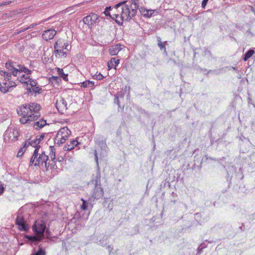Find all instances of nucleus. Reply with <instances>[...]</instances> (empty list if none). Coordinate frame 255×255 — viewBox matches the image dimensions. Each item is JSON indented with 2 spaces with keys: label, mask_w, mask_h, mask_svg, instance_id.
I'll return each instance as SVG.
<instances>
[{
  "label": "nucleus",
  "mask_w": 255,
  "mask_h": 255,
  "mask_svg": "<svg viewBox=\"0 0 255 255\" xmlns=\"http://www.w3.org/2000/svg\"><path fill=\"white\" fill-rule=\"evenodd\" d=\"M31 255H45V252L42 248H40L36 252L31 254Z\"/></svg>",
  "instance_id": "nucleus-33"
},
{
  "label": "nucleus",
  "mask_w": 255,
  "mask_h": 255,
  "mask_svg": "<svg viewBox=\"0 0 255 255\" xmlns=\"http://www.w3.org/2000/svg\"><path fill=\"white\" fill-rule=\"evenodd\" d=\"M57 72L58 75L63 79L65 81H68V74H66L64 73L63 70L59 68H57Z\"/></svg>",
  "instance_id": "nucleus-30"
},
{
  "label": "nucleus",
  "mask_w": 255,
  "mask_h": 255,
  "mask_svg": "<svg viewBox=\"0 0 255 255\" xmlns=\"http://www.w3.org/2000/svg\"><path fill=\"white\" fill-rule=\"evenodd\" d=\"M63 40L59 39L55 43L54 45V50H56V49H60L63 48Z\"/></svg>",
  "instance_id": "nucleus-31"
},
{
  "label": "nucleus",
  "mask_w": 255,
  "mask_h": 255,
  "mask_svg": "<svg viewBox=\"0 0 255 255\" xmlns=\"http://www.w3.org/2000/svg\"><path fill=\"white\" fill-rule=\"evenodd\" d=\"M81 200L82 201L83 203L81 205V208L83 210H87L89 206L92 207V202H91L90 201H89V200L88 201H86L84 200L83 199H82Z\"/></svg>",
  "instance_id": "nucleus-23"
},
{
  "label": "nucleus",
  "mask_w": 255,
  "mask_h": 255,
  "mask_svg": "<svg viewBox=\"0 0 255 255\" xmlns=\"http://www.w3.org/2000/svg\"><path fill=\"white\" fill-rule=\"evenodd\" d=\"M94 86V82L89 80H87L81 83V87L84 88H93Z\"/></svg>",
  "instance_id": "nucleus-29"
},
{
  "label": "nucleus",
  "mask_w": 255,
  "mask_h": 255,
  "mask_svg": "<svg viewBox=\"0 0 255 255\" xmlns=\"http://www.w3.org/2000/svg\"><path fill=\"white\" fill-rule=\"evenodd\" d=\"M71 131L67 127L61 128L54 139L55 144L59 146L64 143L71 134Z\"/></svg>",
  "instance_id": "nucleus-6"
},
{
  "label": "nucleus",
  "mask_w": 255,
  "mask_h": 255,
  "mask_svg": "<svg viewBox=\"0 0 255 255\" xmlns=\"http://www.w3.org/2000/svg\"><path fill=\"white\" fill-rule=\"evenodd\" d=\"M94 79H96L98 80H102L104 78V76L100 73H97L93 76Z\"/></svg>",
  "instance_id": "nucleus-34"
},
{
  "label": "nucleus",
  "mask_w": 255,
  "mask_h": 255,
  "mask_svg": "<svg viewBox=\"0 0 255 255\" xmlns=\"http://www.w3.org/2000/svg\"><path fill=\"white\" fill-rule=\"evenodd\" d=\"M42 22H40L39 23H32L31 24H30L28 27H27V28H28V29L29 28H32L33 27H34L35 26H36L38 24H39L40 23H41Z\"/></svg>",
  "instance_id": "nucleus-42"
},
{
  "label": "nucleus",
  "mask_w": 255,
  "mask_h": 255,
  "mask_svg": "<svg viewBox=\"0 0 255 255\" xmlns=\"http://www.w3.org/2000/svg\"><path fill=\"white\" fill-rule=\"evenodd\" d=\"M157 41H158L157 45H158V46L159 47L160 49L161 50H163L164 53L166 55H167V52L166 51V48H165V46L166 45H168L167 41H164V42H162L161 41V38L160 37L158 38Z\"/></svg>",
  "instance_id": "nucleus-20"
},
{
  "label": "nucleus",
  "mask_w": 255,
  "mask_h": 255,
  "mask_svg": "<svg viewBox=\"0 0 255 255\" xmlns=\"http://www.w3.org/2000/svg\"><path fill=\"white\" fill-rule=\"evenodd\" d=\"M18 136V131L16 129L8 128L4 132L3 139L5 142L11 143L16 141Z\"/></svg>",
  "instance_id": "nucleus-7"
},
{
  "label": "nucleus",
  "mask_w": 255,
  "mask_h": 255,
  "mask_svg": "<svg viewBox=\"0 0 255 255\" xmlns=\"http://www.w3.org/2000/svg\"><path fill=\"white\" fill-rule=\"evenodd\" d=\"M4 188L2 185H0V195L3 192Z\"/></svg>",
  "instance_id": "nucleus-48"
},
{
  "label": "nucleus",
  "mask_w": 255,
  "mask_h": 255,
  "mask_svg": "<svg viewBox=\"0 0 255 255\" xmlns=\"http://www.w3.org/2000/svg\"><path fill=\"white\" fill-rule=\"evenodd\" d=\"M48 160V156L45 154V152L42 151V149L39 150L37 147L34 149L33 154L30 158L29 162V166L33 165L34 166H38L39 167H42L45 168L46 170H48L50 165V162H47Z\"/></svg>",
  "instance_id": "nucleus-4"
},
{
  "label": "nucleus",
  "mask_w": 255,
  "mask_h": 255,
  "mask_svg": "<svg viewBox=\"0 0 255 255\" xmlns=\"http://www.w3.org/2000/svg\"><path fill=\"white\" fill-rule=\"evenodd\" d=\"M78 144V142L77 140H71L69 144H67L64 146L63 149L65 151H70L73 149L74 147L77 146Z\"/></svg>",
  "instance_id": "nucleus-17"
},
{
  "label": "nucleus",
  "mask_w": 255,
  "mask_h": 255,
  "mask_svg": "<svg viewBox=\"0 0 255 255\" xmlns=\"http://www.w3.org/2000/svg\"><path fill=\"white\" fill-rule=\"evenodd\" d=\"M27 148V147L26 146H25V145L24 144L23 147H22L18 151L17 154V157H20V156H21L23 153H24V152L25 151L26 149Z\"/></svg>",
  "instance_id": "nucleus-32"
},
{
  "label": "nucleus",
  "mask_w": 255,
  "mask_h": 255,
  "mask_svg": "<svg viewBox=\"0 0 255 255\" xmlns=\"http://www.w3.org/2000/svg\"><path fill=\"white\" fill-rule=\"evenodd\" d=\"M201 245H202V247H205V248L206 247V245L204 243L202 244Z\"/></svg>",
  "instance_id": "nucleus-52"
},
{
  "label": "nucleus",
  "mask_w": 255,
  "mask_h": 255,
  "mask_svg": "<svg viewBox=\"0 0 255 255\" xmlns=\"http://www.w3.org/2000/svg\"><path fill=\"white\" fill-rule=\"evenodd\" d=\"M120 63V59L117 57L112 58L110 61L108 62V67L109 70L114 68L116 69V67L119 65Z\"/></svg>",
  "instance_id": "nucleus-15"
},
{
  "label": "nucleus",
  "mask_w": 255,
  "mask_h": 255,
  "mask_svg": "<svg viewBox=\"0 0 255 255\" xmlns=\"http://www.w3.org/2000/svg\"><path fill=\"white\" fill-rule=\"evenodd\" d=\"M64 49H56L54 50L56 57L58 58H65L67 56V53L63 51Z\"/></svg>",
  "instance_id": "nucleus-19"
},
{
  "label": "nucleus",
  "mask_w": 255,
  "mask_h": 255,
  "mask_svg": "<svg viewBox=\"0 0 255 255\" xmlns=\"http://www.w3.org/2000/svg\"><path fill=\"white\" fill-rule=\"evenodd\" d=\"M155 11V10L147 9V12L145 14V17H150Z\"/></svg>",
  "instance_id": "nucleus-35"
},
{
  "label": "nucleus",
  "mask_w": 255,
  "mask_h": 255,
  "mask_svg": "<svg viewBox=\"0 0 255 255\" xmlns=\"http://www.w3.org/2000/svg\"><path fill=\"white\" fill-rule=\"evenodd\" d=\"M27 89L29 93H34L35 94H40L42 92V89L37 85L32 88H27Z\"/></svg>",
  "instance_id": "nucleus-28"
},
{
  "label": "nucleus",
  "mask_w": 255,
  "mask_h": 255,
  "mask_svg": "<svg viewBox=\"0 0 255 255\" xmlns=\"http://www.w3.org/2000/svg\"><path fill=\"white\" fill-rule=\"evenodd\" d=\"M209 0H203L202 1V7L203 8H205L208 1Z\"/></svg>",
  "instance_id": "nucleus-41"
},
{
  "label": "nucleus",
  "mask_w": 255,
  "mask_h": 255,
  "mask_svg": "<svg viewBox=\"0 0 255 255\" xmlns=\"http://www.w3.org/2000/svg\"><path fill=\"white\" fill-rule=\"evenodd\" d=\"M41 106L36 103H30L19 106L17 109V113L22 117L19 121L22 124H30L40 117L39 111Z\"/></svg>",
  "instance_id": "nucleus-2"
},
{
  "label": "nucleus",
  "mask_w": 255,
  "mask_h": 255,
  "mask_svg": "<svg viewBox=\"0 0 255 255\" xmlns=\"http://www.w3.org/2000/svg\"><path fill=\"white\" fill-rule=\"evenodd\" d=\"M39 143L38 141V139H36L35 137H31L28 139L26 140L25 141L24 145L27 147L30 145L35 148H38L39 150H40V145H39Z\"/></svg>",
  "instance_id": "nucleus-11"
},
{
  "label": "nucleus",
  "mask_w": 255,
  "mask_h": 255,
  "mask_svg": "<svg viewBox=\"0 0 255 255\" xmlns=\"http://www.w3.org/2000/svg\"><path fill=\"white\" fill-rule=\"evenodd\" d=\"M104 13L106 16H109L113 19H115L116 22L118 23L119 24H120L121 23V21L120 20V19L119 20V18H120V14L115 13L113 14V16H112L110 14V11L106 9Z\"/></svg>",
  "instance_id": "nucleus-18"
},
{
  "label": "nucleus",
  "mask_w": 255,
  "mask_h": 255,
  "mask_svg": "<svg viewBox=\"0 0 255 255\" xmlns=\"http://www.w3.org/2000/svg\"><path fill=\"white\" fill-rule=\"evenodd\" d=\"M7 81L8 82L0 83V91L2 93H5L9 92L10 88L15 87L18 83L16 82V79H15V80L12 79Z\"/></svg>",
  "instance_id": "nucleus-8"
},
{
  "label": "nucleus",
  "mask_w": 255,
  "mask_h": 255,
  "mask_svg": "<svg viewBox=\"0 0 255 255\" xmlns=\"http://www.w3.org/2000/svg\"><path fill=\"white\" fill-rule=\"evenodd\" d=\"M5 67L12 73L14 78H16V82L30 86L32 88L37 85V82L35 80L30 78L28 75L32 73V71L26 68L24 65L17 64L11 60L7 61L5 63Z\"/></svg>",
  "instance_id": "nucleus-1"
},
{
  "label": "nucleus",
  "mask_w": 255,
  "mask_h": 255,
  "mask_svg": "<svg viewBox=\"0 0 255 255\" xmlns=\"http://www.w3.org/2000/svg\"><path fill=\"white\" fill-rule=\"evenodd\" d=\"M34 137L36 139H38L39 143H40V141L43 139L44 135L43 134H41L36 135V136Z\"/></svg>",
  "instance_id": "nucleus-38"
},
{
  "label": "nucleus",
  "mask_w": 255,
  "mask_h": 255,
  "mask_svg": "<svg viewBox=\"0 0 255 255\" xmlns=\"http://www.w3.org/2000/svg\"><path fill=\"white\" fill-rule=\"evenodd\" d=\"M111 9H112L111 6H108L106 8V9L108 10L109 11H110L111 10Z\"/></svg>",
  "instance_id": "nucleus-50"
},
{
  "label": "nucleus",
  "mask_w": 255,
  "mask_h": 255,
  "mask_svg": "<svg viewBox=\"0 0 255 255\" xmlns=\"http://www.w3.org/2000/svg\"><path fill=\"white\" fill-rule=\"evenodd\" d=\"M205 248V247H202V245H201L198 248V253L201 254L202 251V250Z\"/></svg>",
  "instance_id": "nucleus-43"
},
{
  "label": "nucleus",
  "mask_w": 255,
  "mask_h": 255,
  "mask_svg": "<svg viewBox=\"0 0 255 255\" xmlns=\"http://www.w3.org/2000/svg\"><path fill=\"white\" fill-rule=\"evenodd\" d=\"M103 189L101 186H95L94 190L90 197L89 198V201L91 202L94 201L95 199H100L103 196Z\"/></svg>",
  "instance_id": "nucleus-9"
},
{
  "label": "nucleus",
  "mask_w": 255,
  "mask_h": 255,
  "mask_svg": "<svg viewBox=\"0 0 255 255\" xmlns=\"http://www.w3.org/2000/svg\"><path fill=\"white\" fill-rule=\"evenodd\" d=\"M95 141L96 144L101 146L102 147H106L107 145L106 144V142L103 137H97L95 138Z\"/></svg>",
  "instance_id": "nucleus-22"
},
{
  "label": "nucleus",
  "mask_w": 255,
  "mask_h": 255,
  "mask_svg": "<svg viewBox=\"0 0 255 255\" xmlns=\"http://www.w3.org/2000/svg\"><path fill=\"white\" fill-rule=\"evenodd\" d=\"M45 235L47 238H49L50 237V232L48 230H46L45 231Z\"/></svg>",
  "instance_id": "nucleus-45"
},
{
  "label": "nucleus",
  "mask_w": 255,
  "mask_h": 255,
  "mask_svg": "<svg viewBox=\"0 0 255 255\" xmlns=\"http://www.w3.org/2000/svg\"><path fill=\"white\" fill-rule=\"evenodd\" d=\"M7 69L10 72L9 73L6 72L0 69V75L1 76H3L4 77V80L5 81H9L12 79H13V80H15V79H16V78H14L13 77V75H12V73L11 72V71L8 68Z\"/></svg>",
  "instance_id": "nucleus-14"
},
{
  "label": "nucleus",
  "mask_w": 255,
  "mask_h": 255,
  "mask_svg": "<svg viewBox=\"0 0 255 255\" xmlns=\"http://www.w3.org/2000/svg\"><path fill=\"white\" fill-rule=\"evenodd\" d=\"M98 18L99 16H98L97 14L94 13H92L89 15H87V16L84 17L83 21L85 24H87L89 27H91L96 23Z\"/></svg>",
  "instance_id": "nucleus-10"
},
{
  "label": "nucleus",
  "mask_w": 255,
  "mask_h": 255,
  "mask_svg": "<svg viewBox=\"0 0 255 255\" xmlns=\"http://www.w3.org/2000/svg\"><path fill=\"white\" fill-rule=\"evenodd\" d=\"M46 125V121H45L43 119H41L39 120V121L34 123L33 127L35 129H38L43 128Z\"/></svg>",
  "instance_id": "nucleus-21"
},
{
  "label": "nucleus",
  "mask_w": 255,
  "mask_h": 255,
  "mask_svg": "<svg viewBox=\"0 0 255 255\" xmlns=\"http://www.w3.org/2000/svg\"><path fill=\"white\" fill-rule=\"evenodd\" d=\"M50 153L48 156V159L50 158L51 160L54 162H55V148L53 146H50Z\"/></svg>",
  "instance_id": "nucleus-24"
},
{
  "label": "nucleus",
  "mask_w": 255,
  "mask_h": 255,
  "mask_svg": "<svg viewBox=\"0 0 255 255\" xmlns=\"http://www.w3.org/2000/svg\"><path fill=\"white\" fill-rule=\"evenodd\" d=\"M139 0H131L129 1H123L119 2L115 6L116 9H118L122 6L120 19L121 24L123 20L129 21L132 17H134L137 12V9H139Z\"/></svg>",
  "instance_id": "nucleus-3"
},
{
  "label": "nucleus",
  "mask_w": 255,
  "mask_h": 255,
  "mask_svg": "<svg viewBox=\"0 0 255 255\" xmlns=\"http://www.w3.org/2000/svg\"><path fill=\"white\" fill-rule=\"evenodd\" d=\"M11 1L0 2V6H4L10 4Z\"/></svg>",
  "instance_id": "nucleus-40"
},
{
  "label": "nucleus",
  "mask_w": 255,
  "mask_h": 255,
  "mask_svg": "<svg viewBox=\"0 0 255 255\" xmlns=\"http://www.w3.org/2000/svg\"><path fill=\"white\" fill-rule=\"evenodd\" d=\"M108 249H109V250L110 251V252H111L112 250V248H111V247L110 246H108Z\"/></svg>",
  "instance_id": "nucleus-51"
},
{
  "label": "nucleus",
  "mask_w": 255,
  "mask_h": 255,
  "mask_svg": "<svg viewBox=\"0 0 255 255\" xmlns=\"http://www.w3.org/2000/svg\"><path fill=\"white\" fill-rule=\"evenodd\" d=\"M64 157L62 156L58 157L57 159V160H58L59 162H61L63 161Z\"/></svg>",
  "instance_id": "nucleus-47"
},
{
  "label": "nucleus",
  "mask_w": 255,
  "mask_h": 255,
  "mask_svg": "<svg viewBox=\"0 0 255 255\" xmlns=\"http://www.w3.org/2000/svg\"><path fill=\"white\" fill-rule=\"evenodd\" d=\"M94 155H95V160H96V162L97 165L98 167H99V162H98V155H97V152L96 150H95Z\"/></svg>",
  "instance_id": "nucleus-39"
},
{
  "label": "nucleus",
  "mask_w": 255,
  "mask_h": 255,
  "mask_svg": "<svg viewBox=\"0 0 255 255\" xmlns=\"http://www.w3.org/2000/svg\"><path fill=\"white\" fill-rule=\"evenodd\" d=\"M27 29H28V28H27V27L23 28L22 29H21V30H19L18 31H17L16 33H15V34H19L22 32L25 31L26 30H27Z\"/></svg>",
  "instance_id": "nucleus-44"
},
{
  "label": "nucleus",
  "mask_w": 255,
  "mask_h": 255,
  "mask_svg": "<svg viewBox=\"0 0 255 255\" xmlns=\"http://www.w3.org/2000/svg\"><path fill=\"white\" fill-rule=\"evenodd\" d=\"M121 49L122 48L121 45H116L112 46L109 49V53L111 55H116L120 51Z\"/></svg>",
  "instance_id": "nucleus-16"
},
{
  "label": "nucleus",
  "mask_w": 255,
  "mask_h": 255,
  "mask_svg": "<svg viewBox=\"0 0 255 255\" xmlns=\"http://www.w3.org/2000/svg\"><path fill=\"white\" fill-rule=\"evenodd\" d=\"M255 53V51L254 50L250 49L244 55V57L243 58V60L245 61H247L250 58H251L254 54Z\"/></svg>",
  "instance_id": "nucleus-27"
},
{
  "label": "nucleus",
  "mask_w": 255,
  "mask_h": 255,
  "mask_svg": "<svg viewBox=\"0 0 255 255\" xmlns=\"http://www.w3.org/2000/svg\"><path fill=\"white\" fill-rule=\"evenodd\" d=\"M15 224L18 226L20 230L26 231L27 230V226L22 217L17 216L15 220Z\"/></svg>",
  "instance_id": "nucleus-12"
},
{
  "label": "nucleus",
  "mask_w": 255,
  "mask_h": 255,
  "mask_svg": "<svg viewBox=\"0 0 255 255\" xmlns=\"http://www.w3.org/2000/svg\"><path fill=\"white\" fill-rule=\"evenodd\" d=\"M115 103L117 104L119 107H120V104H119V99H118V97H116L115 99Z\"/></svg>",
  "instance_id": "nucleus-46"
},
{
  "label": "nucleus",
  "mask_w": 255,
  "mask_h": 255,
  "mask_svg": "<svg viewBox=\"0 0 255 255\" xmlns=\"http://www.w3.org/2000/svg\"><path fill=\"white\" fill-rule=\"evenodd\" d=\"M63 44H64V45H63V46H62V47H63V48L64 49H66V50H67L69 51V49L71 48V47H70V49H69V48H68V47H69V44H68V43L67 42H64L63 41Z\"/></svg>",
  "instance_id": "nucleus-37"
},
{
  "label": "nucleus",
  "mask_w": 255,
  "mask_h": 255,
  "mask_svg": "<svg viewBox=\"0 0 255 255\" xmlns=\"http://www.w3.org/2000/svg\"><path fill=\"white\" fill-rule=\"evenodd\" d=\"M140 13L145 17V14L147 12V9L144 7H141L139 8Z\"/></svg>",
  "instance_id": "nucleus-36"
},
{
  "label": "nucleus",
  "mask_w": 255,
  "mask_h": 255,
  "mask_svg": "<svg viewBox=\"0 0 255 255\" xmlns=\"http://www.w3.org/2000/svg\"><path fill=\"white\" fill-rule=\"evenodd\" d=\"M251 10L252 12H253L255 14V5L254 6H252Z\"/></svg>",
  "instance_id": "nucleus-49"
},
{
  "label": "nucleus",
  "mask_w": 255,
  "mask_h": 255,
  "mask_svg": "<svg viewBox=\"0 0 255 255\" xmlns=\"http://www.w3.org/2000/svg\"><path fill=\"white\" fill-rule=\"evenodd\" d=\"M92 182L95 186H101V175L100 173L98 172L95 178L92 180Z\"/></svg>",
  "instance_id": "nucleus-26"
},
{
  "label": "nucleus",
  "mask_w": 255,
  "mask_h": 255,
  "mask_svg": "<svg viewBox=\"0 0 255 255\" xmlns=\"http://www.w3.org/2000/svg\"><path fill=\"white\" fill-rule=\"evenodd\" d=\"M57 108L58 109V107H59L62 110L67 109V103L65 100L63 98L60 99L59 101L56 103Z\"/></svg>",
  "instance_id": "nucleus-25"
},
{
  "label": "nucleus",
  "mask_w": 255,
  "mask_h": 255,
  "mask_svg": "<svg viewBox=\"0 0 255 255\" xmlns=\"http://www.w3.org/2000/svg\"><path fill=\"white\" fill-rule=\"evenodd\" d=\"M56 31L53 29L45 30L42 34V37L46 41L52 39L55 35Z\"/></svg>",
  "instance_id": "nucleus-13"
},
{
  "label": "nucleus",
  "mask_w": 255,
  "mask_h": 255,
  "mask_svg": "<svg viewBox=\"0 0 255 255\" xmlns=\"http://www.w3.org/2000/svg\"><path fill=\"white\" fill-rule=\"evenodd\" d=\"M33 230L36 233V236L30 237L32 241L39 242L44 237V232L46 230V226L42 221H36L35 224L33 226Z\"/></svg>",
  "instance_id": "nucleus-5"
}]
</instances>
